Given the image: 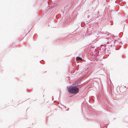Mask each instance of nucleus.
<instances>
[{
    "label": "nucleus",
    "mask_w": 128,
    "mask_h": 128,
    "mask_svg": "<svg viewBox=\"0 0 128 128\" xmlns=\"http://www.w3.org/2000/svg\"><path fill=\"white\" fill-rule=\"evenodd\" d=\"M68 91L71 94H76L78 93L79 89L75 87H71L69 88Z\"/></svg>",
    "instance_id": "nucleus-1"
},
{
    "label": "nucleus",
    "mask_w": 128,
    "mask_h": 128,
    "mask_svg": "<svg viewBox=\"0 0 128 128\" xmlns=\"http://www.w3.org/2000/svg\"><path fill=\"white\" fill-rule=\"evenodd\" d=\"M76 60H82V59L79 57H78L76 58Z\"/></svg>",
    "instance_id": "nucleus-2"
}]
</instances>
